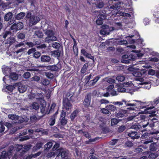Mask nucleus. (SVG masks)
<instances>
[{"instance_id": "5701e85b", "label": "nucleus", "mask_w": 159, "mask_h": 159, "mask_svg": "<svg viewBox=\"0 0 159 159\" xmlns=\"http://www.w3.org/2000/svg\"><path fill=\"white\" fill-rule=\"evenodd\" d=\"M79 112V110L76 109L70 115V118L71 121H73L74 120L76 117L77 116Z\"/></svg>"}, {"instance_id": "c85d7f7f", "label": "nucleus", "mask_w": 159, "mask_h": 159, "mask_svg": "<svg viewBox=\"0 0 159 159\" xmlns=\"http://www.w3.org/2000/svg\"><path fill=\"white\" fill-rule=\"evenodd\" d=\"M137 132L136 131L133 132L131 133H130V137L133 139H138L139 138L140 136L137 135Z\"/></svg>"}, {"instance_id": "4d7b16f0", "label": "nucleus", "mask_w": 159, "mask_h": 159, "mask_svg": "<svg viewBox=\"0 0 159 159\" xmlns=\"http://www.w3.org/2000/svg\"><path fill=\"white\" fill-rule=\"evenodd\" d=\"M14 88L15 87L14 86L10 85L7 86L6 87V89L11 92H12Z\"/></svg>"}, {"instance_id": "4c0bfd02", "label": "nucleus", "mask_w": 159, "mask_h": 159, "mask_svg": "<svg viewBox=\"0 0 159 159\" xmlns=\"http://www.w3.org/2000/svg\"><path fill=\"white\" fill-rule=\"evenodd\" d=\"M156 147L157 145L156 143H152L150 145L149 149L151 151H155L157 149Z\"/></svg>"}, {"instance_id": "7ed1b4c3", "label": "nucleus", "mask_w": 159, "mask_h": 159, "mask_svg": "<svg viewBox=\"0 0 159 159\" xmlns=\"http://www.w3.org/2000/svg\"><path fill=\"white\" fill-rule=\"evenodd\" d=\"M109 92L103 94L102 95V94L99 93V92H98L97 90H94L93 91L92 93H89L87 94L86 96H85L84 99H93L96 98L97 97H101L104 96L105 97H108L109 96L110 94Z\"/></svg>"}, {"instance_id": "e2e57ef3", "label": "nucleus", "mask_w": 159, "mask_h": 159, "mask_svg": "<svg viewBox=\"0 0 159 159\" xmlns=\"http://www.w3.org/2000/svg\"><path fill=\"white\" fill-rule=\"evenodd\" d=\"M43 145V143L41 142H38L36 143L35 147L36 148V149H40L42 147Z\"/></svg>"}, {"instance_id": "412c9836", "label": "nucleus", "mask_w": 159, "mask_h": 159, "mask_svg": "<svg viewBox=\"0 0 159 159\" xmlns=\"http://www.w3.org/2000/svg\"><path fill=\"white\" fill-rule=\"evenodd\" d=\"M30 149V147L28 146H25L24 147H22L21 151L20 152L19 154L20 157H22Z\"/></svg>"}, {"instance_id": "de8ad7c7", "label": "nucleus", "mask_w": 159, "mask_h": 159, "mask_svg": "<svg viewBox=\"0 0 159 159\" xmlns=\"http://www.w3.org/2000/svg\"><path fill=\"white\" fill-rule=\"evenodd\" d=\"M52 46L55 48L58 49L60 47V44L58 43L54 42L52 43Z\"/></svg>"}, {"instance_id": "4be33fe9", "label": "nucleus", "mask_w": 159, "mask_h": 159, "mask_svg": "<svg viewBox=\"0 0 159 159\" xmlns=\"http://www.w3.org/2000/svg\"><path fill=\"white\" fill-rule=\"evenodd\" d=\"M93 77L92 74L91 73L89 75H87L85 76L84 79V83L85 85L88 84L89 86V83L90 82V80Z\"/></svg>"}, {"instance_id": "1a4fd4ad", "label": "nucleus", "mask_w": 159, "mask_h": 159, "mask_svg": "<svg viewBox=\"0 0 159 159\" xmlns=\"http://www.w3.org/2000/svg\"><path fill=\"white\" fill-rule=\"evenodd\" d=\"M127 84L129 86V83L128 82L126 83H124L123 84H118L116 85L114 89L116 88V90L118 92H125L126 91L125 89L123 87H124L125 85Z\"/></svg>"}, {"instance_id": "ddd939ff", "label": "nucleus", "mask_w": 159, "mask_h": 159, "mask_svg": "<svg viewBox=\"0 0 159 159\" xmlns=\"http://www.w3.org/2000/svg\"><path fill=\"white\" fill-rule=\"evenodd\" d=\"M131 32V33L130 34V38L134 37L136 39H131V40L130 39V44L134 43L135 40L138 38V36L139 35L138 33L136 30H133Z\"/></svg>"}, {"instance_id": "473e14b6", "label": "nucleus", "mask_w": 159, "mask_h": 159, "mask_svg": "<svg viewBox=\"0 0 159 159\" xmlns=\"http://www.w3.org/2000/svg\"><path fill=\"white\" fill-rule=\"evenodd\" d=\"M34 34L39 38H42L43 36V34L42 32L40 30L36 31L35 32Z\"/></svg>"}, {"instance_id": "dca6fc26", "label": "nucleus", "mask_w": 159, "mask_h": 159, "mask_svg": "<svg viewBox=\"0 0 159 159\" xmlns=\"http://www.w3.org/2000/svg\"><path fill=\"white\" fill-rule=\"evenodd\" d=\"M40 21V18L39 17L33 15L32 16L31 18L30 19V23L32 25H36Z\"/></svg>"}, {"instance_id": "39448f33", "label": "nucleus", "mask_w": 159, "mask_h": 159, "mask_svg": "<svg viewBox=\"0 0 159 159\" xmlns=\"http://www.w3.org/2000/svg\"><path fill=\"white\" fill-rule=\"evenodd\" d=\"M40 100V112L43 115L46 114H48L49 111V107L50 106V104H47L45 100Z\"/></svg>"}, {"instance_id": "69168bd1", "label": "nucleus", "mask_w": 159, "mask_h": 159, "mask_svg": "<svg viewBox=\"0 0 159 159\" xmlns=\"http://www.w3.org/2000/svg\"><path fill=\"white\" fill-rule=\"evenodd\" d=\"M86 57L87 58L92 59L93 60V62L95 61L94 57L93 56H92L91 54L90 53H88V54L86 55Z\"/></svg>"}, {"instance_id": "6e6552de", "label": "nucleus", "mask_w": 159, "mask_h": 159, "mask_svg": "<svg viewBox=\"0 0 159 159\" xmlns=\"http://www.w3.org/2000/svg\"><path fill=\"white\" fill-rule=\"evenodd\" d=\"M72 100H63V109H65L67 111H69L72 107V105L70 102Z\"/></svg>"}, {"instance_id": "49530a36", "label": "nucleus", "mask_w": 159, "mask_h": 159, "mask_svg": "<svg viewBox=\"0 0 159 159\" xmlns=\"http://www.w3.org/2000/svg\"><path fill=\"white\" fill-rule=\"evenodd\" d=\"M116 80L119 82H122L125 80V77L122 75H118L116 78Z\"/></svg>"}, {"instance_id": "864d4df0", "label": "nucleus", "mask_w": 159, "mask_h": 159, "mask_svg": "<svg viewBox=\"0 0 159 159\" xmlns=\"http://www.w3.org/2000/svg\"><path fill=\"white\" fill-rule=\"evenodd\" d=\"M36 51V49L35 48H32L30 49H29L27 52L28 55H30L31 53H34Z\"/></svg>"}, {"instance_id": "2eb2a0df", "label": "nucleus", "mask_w": 159, "mask_h": 159, "mask_svg": "<svg viewBox=\"0 0 159 159\" xmlns=\"http://www.w3.org/2000/svg\"><path fill=\"white\" fill-rule=\"evenodd\" d=\"M58 113V109L56 112L54 114L51 116L49 120V125L50 126H53L55 123L56 119L57 118V115Z\"/></svg>"}, {"instance_id": "5fc2aeb1", "label": "nucleus", "mask_w": 159, "mask_h": 159, "mask_svg": "<svg viewBox=\"0 0 159 159\" xmlns=\"http://www.w3.org/2000/svg\"><path fill=\"white\" fill-rule=\"evenodd\" d=\"M131 52L135 53L136 55L138 57H142L143 55V54L142 53H141L140 51L137 50H132Z\"/></svg>"}, {"instance_id": "58836bf2", "label": "nucleus", "mask_w": 159, "mask_h": 159, "mask_svg": "<svg viewBox=\"0 0 159 159\" xmlns=\"http://www.w3.org/2000/svg\"><path fill=\"white\" fill-rule=\"evenodd\" d=\"M106 108L109 111L110 110L111 111H114L116 109V107L112 105H107Z\"/></svg>"}, {"instance_id": "bf43d9fd", "label": "nucleus", "mask_w": 159, "mask_h": 159, "mask_svg": "<svg viewBox=\"0 0 159 159\" xmlns=\"http://www.w3.org/2000/svg\"><path fill=\"white\" fill-rule=\"evenodd\" d=\"M46 75L49 79H52L53 78L54 75L53 74L50 72H47L46 73Z\"/></svg>"}, {"instance_id": "3c124183", "label": "nucleus", "mask_w": 159, "mask_h": 159, "mask_svg": "<svg viewBox=\"0 0 159 159\" xmlns=\"http://www.w3.org/2000/svg\"><path fill=\"white\" fill-rule=\"evenodd\" d=\"M32 107L33 109L36 110L39 109V106L38 103L37 102H34L32 104Z\"/></svg>"}, {"instance_id": "20e7f679", "label": "nucleus", "mask_w": 159, "mask_h": 159, "mask_svg": "<svg viewBox=\"0 0 159 159\" xmlns=\"http://www.w3.org/2000/svg\"><path fill=\"white\" fill-rule=\"evenodd\" d=\"M45 34L47 35L44 39L45 42L49 43L51 41L57 40V38L54 36L55 33L52 30L46 29Z\"/></svg>"}, {"instance_id": "393cba45", "label": "nucleus", "mask_w": 159, "mask_h": 159, "mask_svg": "<svg viewBox=\"0 0 159 159\" xmlns=\"http://www.w3.org/2000/svg\"><path fill=\"white\" fill-rule=\"evenodd\" d=\"M25 13L24 12H20L16 16V19L17 20H20L23 18L25 16Z\"/></svg>"}, {"instance_id": "09e8293b", "label": "nucleus", "mask_w": 159, "mask_h": 159, "mask_svg": "<svg viewBox=\"0 0 159 159\" xmlns=\"http://www.w3.org/2000/svg\"><path fill=\"white\" fill-rule=\"evenodd\" d=\"M119 122L118 120L116 118H113L111 119V125L112 126L114 125L117 124Z\"/></svg>"}, {"instance_id": "bb28decb", "label": "nucleus", "mask_w": 159, "mask_h": 159, "mask_svg": "<svg viewBox=\"0 0 159 159\" xmlns=\"http://www.w3.org/2000/svg\"><path fill=\"white\" fill-rule=\"evenodd\" d=\"M12 17V13L11 12H9L7 13L4 17L5 20L6 21H8Z\"/></svg>"}, {"instance_id": "603ef678", "label": "nucleus", "mask_w": 159, "mask_h": 159, "mask_svg": "<svg viewBox=\"0 0 159 159\" xmlns=\"http://www.w3.org/2000/svg\"><path fill=\"white\" fill-rule=\"evenodd\" d=\"M30 121L32 122H35L38 120L37 117L35 115H33L30 117Z\"/></svg>"}, {"instance_id": "c03bdc74", "label": "nucleus", "mask_w": 159, "mask_h": 159, "mask_svg": "<svg viewBox=\"0 0 159 159\" xmlns=\"http://www.w3.org/2000/svg\"><path fill=\"white\" fill-rule=\"evenodd\" d=\"M99 139H100L98 137H96L94 139H92L91 137L89 139V141H87L86 142V144L90 143L91 142L96 141V140Z\"/></svg>"}, {"instance_id": "f704fd0d", "label": "nucleus", "mask_w": 159, "mask_h": 159, "mask_svg": "<svg viewBox=\"0 0 159 159\" xmlns=\"http://www.w3.org/2000/svg\"><path fill=\"white\" fill-rule=\"evenodd\" d=\"M9 119L13 120H17L19 119V116H16V114H12L8 115V116Z\"/></svg>"}, {"instance_id": "680f3d73", "label": "nucleus", "mask_w": 159, "mask_h": 159, "mask_svg": "<svg viewBox=\"0 0 159 159\" xmlns=\"http://www.w3.org/2000/svg\"><path fill=\"white\" fill-rule=\"evenodd\" d=\"M114 88V85L113 84H111L108 86L107 88V90L108 92H110Z\"/></svg>"}, {"instance_id": "c756f323", "label": "nucleus", "mask_w": 159, "mask_h": 159, "mask_svg": "<svg viewBox=\"0 0 159 159\" xmlns=\"http://www.w3.org/2000/svg\"><path fill=\"white\" fill-rule=\"evenodd\" d=\"M89 66L88 63H85L82 68L80 72L82 74H84L85 73L87 70V68Z\"/></svg>"}, {"instance_id": "a878e982", "label": "nucleus", "mask_w": 159, "mask_h": 159, "mask_svg": "<svg viewBox=\"0 0 159 159\" xmlns=\"http://www.w3.org/2000/svg\"><path fill=\"white\" fill-rule=\"evenodd\" d=\"M53 143L52 142H48L44 145L45 150H49L52 147Z\"/></svg>"}, {"instance_id": "2f4dec72", "label": "nucleus", "mask_w": 159, "mask_h": 159, "mask_svg": "<svg viewBox=\"0 0 159 159\" xmlns=\"http://www.w3.org/2000/svg\"><path fill=\"white\" fill-rule=\"evenodd\" d=\"M1 155L4 159H7V158L10 159L11 157L8 152L5 151H3L2 152Z\"/></svg>"}, {"instance_id": "338daca9", "label": "nucleus", "mask_w": 159, "mask_h": 159, "mask_svg": "<svg viewBox=\"0 0 159 159\" xmlns=\"http://www.w3.org/2000/svg\"><path fill=\"white\" fill-rule=\"evenodd\" d=\"M116 89H114L112 90V91L110 92V94L112 96H114L115 95H116L118 94V91H116Z\"/></svg>"}, {"instance_id": "e433bc0d", "label": "nucleus", "mask_w": 159, "mask_h": 159, "mask_svg": "<svg viewBox=\"0 0 159 159\" xmlns=\"http://www.w3.org/2000/svg\"><path fill=\"white\" fill-rule=\"evenodd\" d=\"M35 99H44V97L43 96V93H37L36 94Z\"/></svg>"}, {"instance_id": "9d476101", "label": "nucleus", "mask_w": 159, "mask_h": 159, "mask_svg": "<svg viewBox=\"0 0 159 159\" xmlns=\"http://www.w3.org/2000/svg\"><path fill=\"white\" fill-rule=\"evenodd\" d=\"M133 11V9L130 7V27H133L135 25L136 23L134 21V15Z\"/></svg>"}, {"instance_id": "aec40b11", "label": "nucleus", "mask_w": 159, "mask_h": 159, "mask_svg": "<svg viewBox=\"0 0 159 159\" xmlns=\"http://www.w3.org/2000/svg\"><path fill=\"white\" fill-rule=\"evenodd\" d=\"M18 89L20 93H23L27 89V87L25 85H22L21 83L18 84Z\"/></svg>"}, {"instance_id": "0eeeda50", "label": "nucleus", "mask_w": 159, "mask_h": 159, "mask_svg": "<svg viewBox=\"0 0 159 159\" xmlns=\"http://www.w3.org/2000/svg\"><path fill=\"white\" fill-rule=\"evenodd\" d=\"M66 112L64 110H62L59 118L60 123L61 125H65L67 123V119L66 118Z\"/></svg>"}, {"instance_id": "a18cd8bd", "label": "nucleus", "mask_w": 159, "mask_h": 159, "mask_svg": "<svg viewBox=\"0 0 159 159\" xmlns=\"http://www.w3.org/2000/svg\"><path fill=\"white\" fill-rule=\"evenodd\" d=\"M56 103H52L51 104V106L49 109L48 113H52L54 109L56 107Z\"/></svg>"}, {"instance_id": "a211bd4d", "label": "nucleus", "mask_w": 159, "mask_h": 159, "mask_svg": "<svg viewBox=\"0 0 159 159\" xmlns=\"http://www.w3.org/2000/svg\"><path fill=\"white\" fill-rule=\"evenodd\" d=\"M41 61L43 62H49L51 61L50 57L47 55H42L41 57Z\"/></svg>"}, {"instance_id": "f8f14e48", "label": "nucleus", "mask_w": 159, "mask_h": 159, "mask_svg": "<svg viewBox=\"0 0 159 159\" xmlns=\"http://www.w3.org/2000/svg\"><path fill=\"white\" fill-rule=\"evenodd\" d=\"M157 120V119L156 118H153L150 120H148V121L146 123L145 122L143 123L142 124V127L144 128L148 126L150 128H152L154 126V122L153 121L154 120Z\"/></svg>"}, {"instance_id": "9b49d317", "label": "nucleus", "mask_w": 159, "mask_h": 159, "mask_svg": "<svg viewBox=\"0 0 159 159\" xmlns=\"http://www.w3.org/2000/svg\"><path fill=\"white\" fill-rule=\"evenodd\" d=\"M107 16L104 14H100L97 16L98 19L96 21L97 24L99 25H102L103 23V20L106 19Z\"/></svg>"}, {"instance_id": "f257e3e1", "label": "nucleus", "mask_w": 159, "mask_h": 159, "mask_svg": "<svg viewBox=\"0 0 159 159\" xmlns=\"http://www.w3.org/2000/svg\"><path fill=\"white\" fill-rule=\"evenodd\" d=\"M134 110H135L134 108L130 107V121L133 119H134L135 120L134 123H130V124H132V125H130V128L137 130L139 129V127L140 126L138 125V123L137 122L138 120H136L138 119V120H139L141 119H144L145 118V116L143 115H140L139 113L136 115V113L132 111Z\"/></svg>"}, {"instance_id": "7c9ffc66", "label": "nucleus", "mask_w": 159, "mask_h": 159, "mask_svg": "<svg viewBox=\"0 0 159 159\" xmlns=\"http://www.w3.org/2000/svg\"><path fill=\"white\" fill-rule=\"evenodd\" d=\"M48 69L52 71H56L58 69V67L56 65L48 66L47 67Z\"/></svg>"}, {"instance_id": "a19ab883", "label": "nucleus", "mask_w": 159, "mask_h": 159, "mask_svg": "<svg viewBox=\"0 0 159 159\" xmlns=\"http://www.w3.org/2000/svg\"><path fill=\"white\" fill-rule=\"evenodd\" d=\"M53 142L55 143V144L52 148V150L53 151L56 150L57 152V150L60 147V143H59L56 142L54 141H53Z\"/></svg>"}, {"instance_id": "ea45409f", "label": "nucleus", "mask_w": 159, "mask_h": 159, "mask_svg": "<svg viewBox=\"0 0 159 159\" xmlns=\"http://www.w3.org/2000/svg\"><path fill=\"white\" fill-rule=\"evenodd\" d=\"M158 155L156 152L151 153L148 156V158L150 159H155L157 157Z\"/></svg>"}, {"instance_id": "37998d69", "label": "nucleus", "mask_w": 159, "mask_h": 159, "mask_svg": "<svg viewBox=\"0 0 159 159\" xmlns=\"http://www.w3.org/2000/svg\"><path fill=\"white\" fill-rule=\"evenodd\" d=\"M10 29L11 30H12L13 32H16L18 30H17L16 23H15L13 24L10 27Z\"/></svg>"}, {"instance_id": "0e129e2a", "label": "nucleus", "mask_w": 159, "mask_h": 159, "mask_svg": "<svg viewBox=\"0 0 159 159\" xmlns=\"http://www.w3.org/2000/svg\"><path fill=\"white\" fill-rule=\"evenodd\" d=\"M11 72V69L10 68L7 67L4 68V73L6 75H7L8 73H10Z\"/></svg>"}, {"instance_id": "13d9d810", "label": "nucleus", "mask_w": 159, "mask_h": 159, "mask_svg": "<svg viewBox=\"0 0 159 159\" xmlns=\"http://www.w3.org/2000/svg\"><path fill=\"white\" fill-rule=\"evenodd\" d=\"M31 79L32 81L38 82L40 80V78L39 76L34 75L31 78Z\"/></svg>"}, {"instance_id": "f3484780", "label": "nucleus", "mask_w": 159, "mask_h": 159, "mask_svg": "<svg viewBox=\"0 0 159 159\" xmlns=\"http://www.w3.org/2000/svg\"><path fill=\"white\" fill-rule=\"evenodd\" d=\"M73 95L74 93L68 91L66 93L63 94L64 98L63 99H73Z\"/></svg>"}, {"instance_id": "79ce46f5", "label": "nucleus", "mask_w": 159, "mask_h": 159, "mask_svg": "<svg viewBox=\"0 0 159 159\" xmlns=\"http://www.w3.org/2000/svg\"><path fill=\"white\" fill-rule=\"evenodd\" d=\"M17 30H20L23 28V24L21 22H20L16 24Z\"/></svg>"}, {"instance_id": "8fccbe9b", "label": "nucleus", "mask_w": 159, "mask_h": 159, "mask_svg": "<svg viewBox=\"0 0 159 159\" xmlns=\"http://www.w3.org/2000/svg\"><path fill=\"white\" fill-rule=\"evenodd\" d=\"M25 43L28 46L29 48H32L35 45V44L31 42L26 41L25 42Z\"/></svg>"}, {"instance_id": "774afa93", "label": "nucleus", "mask_w": 159, "mask_h": 159, "mask_svg": "<svg viewBox=\"0 0 159 159\" xmlns=\"http://www.w3.org/2000/svg\"><path fill=\"white\" fill-rule=\"evenodd\" d=\"M41 53L38 52H36L34 53L33 56L36 58H38L40 56Z\"/></svg>"}, {"instance_id": "72a5a7b5", "label": "nucleus", "mask_w": 159, "mask_h": 159, "mask_svg": "<svg viewBox=\"0 0 159 159\" xmlns=\"http://www.w3.org/2000/svg\"><path fill=\"white\" fill-rule=\"evenodd\" d=\"M41 83L44 86H47L49 84V81L46 78H43L41 80Z\"/></svg>"}, {"instance_id": "f03ea898", "label": "nucleus", "mask_w": 159, "mask_h": 159, "mask_svg": "<svg viewBox=\"0 0 159 159\" xmlns=\"http://www.w3.org/2000/svg\"><path fill=\"white\" fill-rule=\"evenodd\" d=\"M134 76L136 77H138V78H135L136 80L142 82L141 83H138L139 84H147L148 85L147 86H145L144 87L146 89H149L151 87V85L150 84L151 82L150 80L145 81L144 79L145 78H141V75L140 71H133L132 70V66H130V76Z\"/></svg>"}, {"instance_id": "423d86ee", "label": "nucleus", "mask_w": 159, "mask_h": 159, "mask_svg": "<svg viewBox=\"0 0 159 159\" xmlns=\"http://www.w3.org/2000/svg\"><path fill=\"white\" fill-rule=\"evenodd\" d=\"M57 153H58L57 156H61V159H68L69 152L68 150L60 148L57 150Z\"/></svg>"}, {"instance_id": "052dcab7", "label": "nucleus", "mask_w": 159, "mask_h": 159, "mask_svg": "<svg viewBox=\"0 0 159 159\" xmlns=\"http://www.w3.org/2000/svg\"><path fill=\"white\" fill-rule=\"evenodd\" d=\"M101 111L104 114H107L109 113V111L107 109L102 108L101 110Z\"/></svg>"}, {"instance_id": "4468645a", "label": "nucleus", "mask_w": 159, "mask_h": 159, "mask_svg": "<svg viewBox=\"0 0 159 159\" xmlns=\"http://www.w3.org/2000/svg\"><path fill=\"white\" fill-rule=\"evenodd\" d=\"M121 7V2H117L114 3L111 6L108 7L109 9H113V10H119Z\"/></svg>"}, {"instance_id": "c9c22d12", "label": "nucleus", "mask_w": 159, "mask_h": 159, "mask_svg": "<svg viewBox=\"0 0 159 159\" xmlns=\"http://www.w3.org/2000/svg\"><path fill=\"white\" fill-rule=\"evenodd\" d=\"M17 36L19 39H24L25 37V34L21 32H19L17 34Z\"/></svg>"}, {"instance_id": "b1692460", "label": "nucleus", "mask_w": 159, "mask_h": 159, "mask_svg": "<svg viewBox=\"0 0 159 159\" xmlns=\"http://www.w3.org/2000/svg\"><path fill=\"white\" fill-rule=\"evenodd\" d=\"M8 77L13 80H16L18 79V75L16 73H11Z\"/></svg>"}, {"instance_id": "6e6d98bb", "label": "nucleus", "mask_w": 159, "mask_h": 159, "mask_svg": "<svg viewBox=\"0 0 159 159\" xmlns=\"http://www.w3.org/2000/svg\"><path fill=\"white\" fill-rule=\"evenodd\" d=\"M125 129V127L124 125H121L118 128L117 131L118 132L121 133L123 132Z\"/></svg>"}, {"instance_id": "cd10ccee", "label": "nucleus", "mask_w": 159, "mask_h": 159, "mask_svg": "<svg viewBox=\"0 0 159 159\" xmlns=\"http://www.w3.org/2000/svg\"><path fill=\"white\" fill-rule=\"evenodd\" d=\"M15 150V148L13 145H11L7 149V152L10 155L11 157L12 155V153L13 152H14Z\"/></svg>"}, {"instance_id": "6ab92c4d", "label": "nucleus", "mask_w": 159, "mask_h": 159, "mask_svg": "<svg viewBox=\"0 0 159 159\" xmlns=\"http://www.w3.org/2000/svg\"><path fill=\"white\" fill-rule=\"evenodd\" d=\"M100 76L99 75H98L94 78L93 79L90 81L89 84V86L91 87L95 85L96 82L99 80L100 78Z\"/></svg>"}]
</instances>
